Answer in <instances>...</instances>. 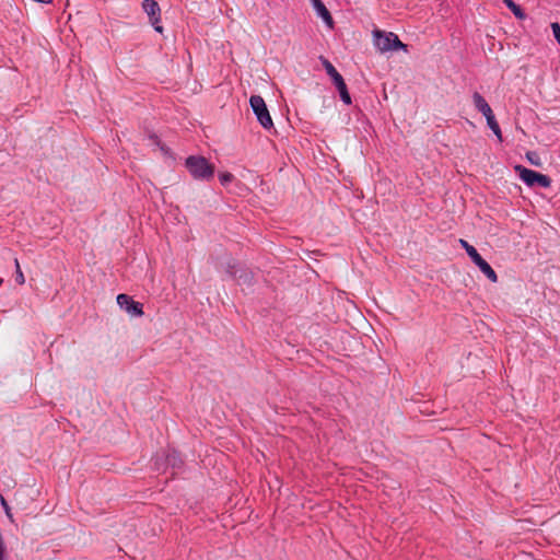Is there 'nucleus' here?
Wrapping results in <instances>:
<instances>
[{"mask_svg": "<svg viewBox=\"0 0 560 560\" xmlns=\"http://www.w3.org/2000/svg\"><path fill=\"white\" fill-rule=\"evenodd\" d=\"M374 44L381 51L406 50L407 48L395 33H386L380 30L374 31Z\"/></svg>", "mask_w": 560, "mask_h": 560, "instance_id": "39448f33", "label": "nucleus"}, {"mask_svg": "<svg viewBox=\"0 0 560 560\" xmlns=\"http://www.w3.org/2000/svg\"><path fill=\"white\" fill-rule=\"evenodd\" d=\"M462 247L466 250L472 262L480 271L493 283L498 281V276L493 268L481 257L477 249L465 240H459Z\"/></svg>", "mask_w": 560, "mask_h": 560, "instance_id": "f03ea898", "label": "nucleus"}, {"mask_svg": "<svg viewBox=\"0 0 560 560\" xmlns=\"http://www.w3.org/2000/svg\"><path fill=\"white\" fill-rule=\"evenodd\" d=\"M226 273L236 279L240 283L250 284L253 280V272L245 269L240 268L234 259H230L226 262L225 267Z\"/></svg>", "mask_w": 560, "mask_h": 560, "instance_id": "1a4fd4ad", "label": "nucleus"}, {"mask_svg": "<svg viewBox=\"0 0 560 560\" xmlns=\"http://www.w3.org/2000/svg\"><path fill=\"white\" fill-rule=\"evenodd\" d=\"M165 460H166L167 466H171L173 468L180 467V465L183 464L178 453L175 451L170 452L165 456Z\"/></svg>", "mask_w": 560, "mask_h": 560, "instance_id": "4468645a", "label": "nucleus"}, {"mask_svg": "<svg viewBox=\"0 0 560 560\" xmlns=\"http://www.w3.org/2000/svg\"><path fill=\"white\" fill-rule=\"evenodd\" d=\"M322 61L326 70V73L330 77L334 85L336 86L339 93L341 101L345 104L350 105L352 103L351 96L348 92V88L342 75L337 71V69L332 66V63L329 60L322 58Z\"/></svg>", "mask_w": 560, "mask_h": 560, "instance_id": "20e7f679", "label": "nucleus"}, {"mask_svg": "<svg viewBox=\"0 0 560 560\" xmlns=\"http://www.w3.org/2000/svg\"><path fill=\"white\" fill-rule=\"evenodd\" d=\"M515 171L518 173L520 178L529 187L548 188L551 186V178L545 174L529 170L522 165H516Z\"/></svg>", "mask_w": 560, "mask_h": 560, "instance_id": "7ed1b4c3", "label": "nucleus"}, {"mask_svg": "<svg viewBox=\"0 0 560 560\" xmlns=\"http://www.w3.org/2000/svg\"><path fill=\"white\" fill-rule=\"evenodd\" d=\"M503 2L513 12V14L517 19H521V20L525 19L526 14H525L524 10L518 4H516L513 0H503Z\"/></svg>", "mask_w": 560, "mask_h": 560, "instance_id": "ddd939ff", "label": "nucleus"}, {"mask_svg": "<svg viewBox=\"0 0 560 560\" xmlns=\"http://www.w3.org/2000/svg\"><path fill=\"white\" fill-rule=\"evenodd\" d=\"M311 2L313 4L317 15L323 19V21L326 23L327 26L332 27V25H334L332 16H331L330 12L328 11V9L326 8V5L323 3V1L322 0H311Z\"/></svg>", "mask_w": 560, "mask_h": 560, "instance_id": "9d476101", "label": "nucleus"}, {"mask_svg": "<svg viewBox=\"0 0 560 560\" xmlns=\"http://www.w3.org/2000/svg\"><path fill=\"white\" fill-rule=\"evenodd\" d=\"M250 107L256 115L257 120L265 129H270L273 127V122L265 100L260 95H252L249 98Z\"/></svg>", "mask_w": 560, "mask_h": 560, "instance_id": "423d86ee", "label": "nucleus"}, {"mask_svg": "<svg viewBox=\"0 0 560 560\" xmlns=\"http://www.w3.org/2000/svg\"><path fill=\"white\" fill-rule=\"evenodd\" d=\"M185 166L194 179L209 182L214 176L215 167L205 156L190 155L186 159Z\"/></svg>", "mask_w": 560, "mask_h": 560, "instance_id": "f257e3e1", "label": "nucleus"}, {"mask_svg": "<svg viewBox=\"0 0 560 560\" xmlns=\"http://www.w3.org/2000/svg\"><path fill=\"white\" fill-rule=\"evenodd\" d=\"M486 120H487V125L488 127L492 130V132L497 136L498 140L500 142L503 141V138H502V132H501V128L495 119V116L493 114V112H491V114L489 116H485Z\"/></svg>", "mask_w": 560, "mask_h": 560, "instance_id": "f8f14e48", "label": "nucleus"}, {"mask_svg": "<svg viewBox=\"0 0 560 560\" xmlns=\"http://www.w3.org/2000/svg\"><path fill=\"white\" fill-rule=\"evenodd\" d=\"M0 502H1V505H2V508H3V510H4L5 514H7V516H8L10 520H12L11 509H10V506H9V504H8V502H7V500H5L2 495H0Z\"/></svg>", "mask_w": 560, "mask_h": 560, "instance_id": "6ab92c4d", "label": "nucleus"}, {"mask_svg": "<svg viewBox=\"0 0 560 560\" xmlns=\"http://www.w3.org/2000/svg\"><path fill=\"white\" fill-rule=\"evenodd\" d=\"M149 139H150L151 143L153 145L158 147L164 154L170 153V149L161 141V139L159 138L158 135L151 133L149 136Z\"/></svg>", "mask_w": 560, "mask_h": 560, "instance_id": "2eb2a0df", "label": "nucleus"}, {"mask_svg": "<svg viewBox=\"0 0 560 560\" xmlns=\"http://www.w3.org/2000/svg\"><path fill=\"white\" fill-rule=\"evenodd\" d=\"M142 9L148 14L150 23L158 33L163 32V27L160 25L161 22V8L155 0H143Z\"/></svg>", "mask_w": 560, "mask_h": 560, "instance_id": "0eeeda50", "label": "nucleus"}, {"mask_svg": "<svg viewBox=\"0 0 560 560\" xmlns=\"http://www.w3.org/2000/svg\"><path fill=\"white\" fill-rule=\"evenodd\" d=\"M472 103L475 108L480 112L483 116H489L492 112L490 105L479 92H474Z\"/></svg>", "mask_w": 560, "mask_h": 560, "instance_id": "9b49d317", "label": "nucleus"}, {"mask_svg": "<svg viewBox=\"0 0 560 560\" xmlns=\"http://www.w3.org/2000/svg\"><path fill=\"white\" fill-rule=\"evenodd\" d=\"M551 30H552L555 39L560 45V24L558 22L551 23Z\"/></svg>", "mask_w": 560, "mask_h": 560, "instance_id": "a211bd4d", "label": "nucleus"}, {"mask_svg": "<svg viewBox=\"0 0 560 560\" xmlns=\"http://www.w3.org/2000/svg\"><path fill=\"white\" fill-rule=\"evenodd\" d=\"M219 179H220V183L223 186H226L230 183H232V180L234 179V175L232 173H229V172H223V173L219 174Z\"/></svg>", "mask_w": 560, "mask_h": 560, "instance_id": "f3484780", "label": "nucleus"}, {"mask_svg": "<svg viewBox=\"0 0 560 560\" xmlns=\"http://www.w3.org/2000/svg\"><path fill=\"white\" fill-rule=\"evenodd\" d=\"M14 265H15V281H16V283L22 285L25 283V277L20 267V262H19L18 258L14 259Z\"/></svg>", "mask_w": 560, "mask_h": 560, "instance_id": "dca6fc26", "label": "nucleus"}, {"mask_svg": "<svg viewBox=\"0 0 560 560\" xmlns=\"http://www.w3.org/2000/svg\"><path fill=\"white\" fill-rule=\"evenodd\" d=\"M117 304L131 316L139 317L143 315V305L127 294H118Z\"/></svg>", "mask_w": 560, "mask_h": 560, "instance_id": "6e6552de", "label": "nucleus"}, {"mask_svg": "<svg viewBox=\"0 0 560 560\" xmlns=\"http://www.w3.org/2000/svg\"><path fill=\"white\" fill-rule=\"evenodd\" d=\"M526 158L528 159V161L534 164V165H539L540 162L538 160V156H537V153L536 152H527L526 153Z\"/></svg>", "mask_w": 560, "mask_h": 560, "instance_id": "aec40b11", "label": "nucleus"}]
</instances>
